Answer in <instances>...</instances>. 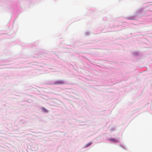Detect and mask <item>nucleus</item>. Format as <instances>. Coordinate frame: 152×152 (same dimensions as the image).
<instances>
[{
    "label": "nucleus",
    "instance_id": "obj_1",
    "mask_svg": "<svg viewBox=\"0 0 152 152\" xmlns=\"http://www.w3.org/2000/svg\"><path fill=\"white\" fill-rule=\"evenodd\" d=\"M109 140L110 142H117L118 141V140H117L114 138L110 139H109Z\"/></svg>",
    "mask_w": 152,
    "mask_h": 152
},
{
    "label": "nucleus",
    "instance_id": "obj_2",
    "mask_svg": "<svg viewBox=\"0 0 152 152\" xmlns=\"http://www.w3.org/2000/svg\"><path fill=\"white\" fill-rule=\"evenodd\" d=\"M42 109L43 111L45 113H47L48 111V110L46 109L44 107H42Z\"/></svg>",
    "mask_w": 152,
    "mask_h": 152
},
{
    "label": "nucleus",
    "instance_id": "obj_3",
    "mask_svg": "<svg viewBox=\"0 0 152 152\" xmlns=\"http://www.w3.org/2000/svg\"><path fill=\"white\" fill-rule=\"evenodd\" d=\"M92 144V142H89V143L87 144L85 146V148L89 146H90Z\"/></svg>",
    "mask_w": 152,
    "mask_h": 152
},
{
    "label": "nucleus",
    "instance_id": "obj_4",
    "mask_svg": "<svg viewBox=\"0 0 152 152\" xmlns=\"http://www.w3.org/2000/svg\"><path fill=\"white\" fill-rule=\"evenodd\" d=\"M57 83H58H58H60L59 81H58Z\"/></svg>",
    "mask_w": 152,
    "mask_h": 152
}]
</instances>
